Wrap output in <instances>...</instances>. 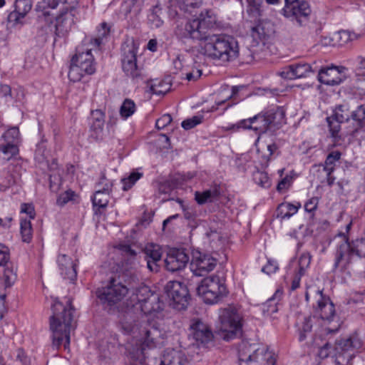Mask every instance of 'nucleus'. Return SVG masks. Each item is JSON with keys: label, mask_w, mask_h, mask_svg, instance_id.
Returning <instances> with one entry per match:
<instances>
[{"label": "nucleus", "mask_w": 365, "mask_h": 365, "mask_svg": "<svg viewBox=\"0 0 365 365\" xmlns=\"http://www.w3.org/2000/svg\"><path fill=\"white\" fill-rule=\"evenodd\" d=\"M334 354H336L335 347L332 348L330 343H326L324 346L320 347L318 352L319 356L322 359L327 358L330 355L336 358Z\"/></svg>", "instance_id": "55"}, {"label": "nucleus", "mask_w": 365, "mask_h": 365, "mask_svg": "<svg viewBox=\"0 0 365 365\" xmlns=\"http://www.w3.org/2000/svg\"><path fill=\"white\" fill-rule=\"evenodd\" d=\"M57 263L61 276L71 282H74L77 277V271L74 261L66 255H60L57 258Z\"/></svg>", "instance_id": "25"}, {"label": "nucleus", "mask_w": 365, "mask_h": 365, "mask_svg": "<svg viewBox=\"0 0 365 365\" xmlns=\"http://www.w3.org/2000/svg\"><path fill=\"white\" fill-rule=\"evenodd\" d=\"M279 269L277 261L274 259H268L267 263L262 267V272L270 275L275 273Z\"/></svg>", "instance_id": "59"}, {"label": "nucleus", "mask_w": 365, "mask_h": 365, "mask_svg": "<svg viewBox=\"0 0 365 365\" xmlns=\"http://www.w3.org/2000/svg\"><path fill=\"white\" fill-rule=\"evenodd\" d=\"M21 213L27 215L29 217V220L34 219L36 215L34 207L30 203H22L21 205Z\"/></svg>", "instance_id": "62"}, {"label": "nucleus", "mask_w": 365, "mask_h": 365, "mask_svg": "<svg viewBox=\"0 0 365 365\" xmlns=\"http://www.w3.org/2000/svg\"><path fill=\"white\" fill-rule=\"evenodd\" d=\"M130 335L133 336V341L127 349L133 365H165L163 355L160 358L151 357L146 360L145 349H152L163 343L165 333L158 327H144L142 331Z\"/></svg>", "instance_id": "3"}, {"label": "nucleus", "mask_w": 365, "mask_h": 365, "mask_svg": "<svg viewBox=\"0 0 365 365\" xmlns=\"http://www.w3.org/2000/svg\"><path fill=\"white\" fill-rule=\"evenodd\" d=\"M301 207L298 202L291 203L288 202L281 203L277 208V217L282 220L290 218L295 215Z\"/></svg>", "instance_id": "32"}, {"label": "nucleus", "mask_w": 365, "mask_h": 365, "mask_svg": "<svg viewBox=\"0 0 365 365\" xmlns=\"http://www.w3.org/2000/svg\"><path fill=\"white\" fill-rule=\"evenodd\" d=\"M198 296L206 304L217 303L227 294L223 278L212 275L203 279L197 289Z\"/></svg>", "instance_id": "11"}, {"label": "nucleus", "mask_w": 365, "mask_h": 365, "mask_svg": "<svg viewBox=\"0 0 365 365\" xmlns=\"http://www.w3.org/2000/svg\"><path fill=\"white\" fill-rule=\"evenodd\" d=\"M267 34L261 25L254 26L251 30V37L252 38V46H264L267 40Z\"/></svg>", "instance_id": "36"}, {"label": "nucleus", "mask_w": 365, "mask_h": 365, "mask_svg": "<svg viewBox=\"0 0 365 365\" xmlns=\"http://www.w3.org/2000/svg\"><path fill=\"white\" fill-rule=\"evenodd\" d=\"M217 334L224 340L229 341L240 334L242 327V318L232 308L220 309L219 312Z\"/></svg>", "instance_id": "10"}, {"label": "nucleus", "mask_w": 365, "mask_h": 365, "mask_svg": "<svg viewBox=\"0 0 365 365\" xmlns=\"http://www.w3.org/2000/svg\"><path fill=\"white\" fill-rule=\"evenodd\" d=\"M50 305L52 347L58 349L63 344L64 349H68L70 344V329L73 311L68 302L64 304L58 298L53 297H51Z\"/></svg>", "instance_id": "4"}, {"label": "nucleus", "mask_w": 365, "mask_h": 365, "mask_svg": "<svg viewBox=\"0 0 365 365\" xmlns=\"http://www.w3.org/2000/svg\"><path fill=\"white\" fill-rule=\"evenodd\" d=\"M283 14L287 18L298 19L302 16H307L310 14V8L309 4L305 1H301L292 6H284Z\"/></svg>", "instance_id": "27"}, {"label": "nucleus", "mask_w": 365, "mask_h": 365, "mask_svg": "<svg viewBox=\"0 0 365 365\" xmlns=\"http://www.w3.org/2000/svg\"><path fill=\"white\" fill-rule=\"evenodd\" d=\"M111 26L106 22L101 23L97 28L96 36L94 38H85L83 41H88V43H96V49L98 50L103 41L108 38L110 34Z\"/></svg>", "instance_id": "33"}, {"label": "nucleus", "mask_w": 365, "mask_h": 365, "mask_svg": "<svg viewBox=\"0 0 365 365\" xmlns=\"http://www.w3.org/2000/svg\"><path fill=\"white\" fill-rule=\"evenodd\" d=\"M143 175V173L140 172L139 169L132 171L127 178L122 179L123 190L125 191L130 190Z\"/></svg>", "instance_id": "44"}, {"label": "nucleus", "mask_w": 365, "mask_h": 365, "mask_svg": "<svg viewBox=\"0 0 365 365\" xmlns=\"http://www.w3.org/2000/svg\"><path fill=\"white\" fill-rule=\"evenodd\" d=\"M19 135L20 133L19 128L16 127H13L11 128L8 129L3 135L2 138L4 141L6 143H16V144L19 145Z\"/></svg>", "instance_id": "50"}, {"label": "nucleus", "mask_w": 365, "mask_h": 365, "mask_svg": "<svg viewBox=\"0 0 365 365\" xmlns=\"http://www.w3.org/2000/svg\"><path fill=\"white\" fill-rule=\"evenodd\" d=\"M217 264V260L210 254L202 252L199 250L192 251L190 270L195 276H204L212 271Z\"/></svg>", "instance_id": "13"}, {"label": "nucleus", "mask_w": 365, "mask_h": 365, "mask_svg": "<svg viewBox=\"0 0 365 365\" xmlns=\"http://www.w3.org/2000/svg\"><path fill=\"white\" fill-rule=\"evenodd\" d=\"M10 259V252L8 247L0 243V266H6Z\"/></svg>", "instance_id": "56"}, {"label": "nucleus", "mask_w": 365, "mask_h": 365, "mask_svg": "<svg viewBox=\"0 0 365 365\" xmlns=\"http://www.w3.org/2000/svg\"><path fill=\"white\" fill-rule=\"evenodd\" d=\"M311 262V255L309 252H304L301 255L298 262V270L295 273L292 282L291 289L295 290L299 287L301 277L304 276Z\"/></svg>", "instance_id": "28"}, {"label": "nucleus", "mask_w": 365, "mask_h": 365, "mask_svg": "<svg viewBox=\"0 0 365 365\" xmlns=\"http://www.w3.org/2000/svg\"><path fill=\"white\" fill-rule=\"evenodd\" d=\"M145 259L147 261L148 268L150 271L158 270V262L160 261L163 251L160 245L150 243L144 249Z\"/></svg>", "instance_id": "26"}, {"label": "nucleus", "mask_w": 365, "mask_h": 365, "mask_svg": "<svg viewBox=\"0 0 365 365\" xmlns=\"http://www.w3.org/2000/svg\"><path fill=\"white\" fill-rule=\"evenodd\" d=\"M282 295V291L276 290L272 297L260 306V309L264 317H269L278 311V303Z\"/></svg>", "instance_id": "30"}, {"label": "nucleus", "mask_w": 365, "mask_h": 365, "mask_svg": "<svg viewBox=\"0 0 365 365\" xmlns=\"http://www.w3.org/2000/svg\"><path fill=\"white\" fill-rule=\"evenodd\" d=\"M0 151L3 153L4 158L9 160L19 154V145L16 144V143L5 142L4 144L0 145Z\"/></svg>", "instance_id": "42"}, {"label": "nucleus", "mask_w": 365, "mask_h": 365, "mask_svg": "<svg viewBox=\"0 0 365 365\" xmlns=\"http://www.w3.org/2000/svg\"><path fill=\"white\" fill-rule=\"evenodd\" d=\"M16 361H19L21 365H31V359L26 355L22 349H18L16 351Z\"/></svg>", "instance_id": "64"}, {"label": "nucleus", "mask_w": 365, "mask_h": 365, "mask_svg": "<svg viewBox=\"0 0 365 365\" xmlns=\"http://www.w3.org/2000/svg\"><path fill=\"white\" fill-rule=\"evenodd\" d=\"M217 195L216 189L206 190L202 192H195V200L199 204L212 201Z\"/></svg>", "instance_id": "48"}, {"label": "nucleus", "mask_w": 365, "mask_h": 365, "mask_svg": "<svg viewBox=\"0 0 365 365\" xmlns=\"http://www.w3.org/2000/svg\"><path fill=\"white\" fill-rule=\"evenodd\" d=\"M174 73L188 81H195L202 75V71L191 65V61L183 55H178L173 62Z\"/></svg>", "instance_id": "16"}, {"label": "nucleus", "mask_w": 365, "mask_h": 365, "mask_svg": "<svg viewBox=\"0 0 365 365\" xmlns=\"http://www.w3.org/2000/svg\"><path fill=\"white\" fill-rule=\"evenodd\" d=\"M188 262L189 257L182 249L170 250L165 260L167 269L173 272L184 269Z\"/></svg>", "instance_id": "21"}, {"label": "nucleus", "mask_w": 365, "mask_h": 365, "mask_svg": "<svg viewBox=\"0 0 365 365\" xmlns=\"http://www.w3.org/2000/svg\"><path fill=\"white\" fill-rule=\"evenodd\" d=\"M336 244L334 272H346L354 257H365V238H359L348 242L346 235L340 232L335 237Z\"/></svg>", "instance_id": "7"}, {"label": "nucleus", "mask_w": 365, "mask_h": 365, "mask_svg": "<svg viewBox=\"0 0 365 365\" xmlns=\"http://www.w3.org/2000/svg\"><path fill=\"white\" fill-rule=\"evenodd\" d=\"M254 179L257 184L261 185L262 187H269V177L267 173L263 172H257L255 176Z\"/></svg>", "instance_id": "58"}, {"label": "nucleus", "mask_w": 365, "mask_h": 365, "mask_svg": "<svg viewBox=\"0 0 365 365\" xmlns=\"http://www.w3.org/2000/svg\"><path fill=\"white\" fill-rule=\"evenodd\" d=\"M355 66L357 76H365V57L358 56L355 60Z\"/></svg>", "instance_id": "61"}, {"label": "nucleus", "mask_w": 365, "mask_h": 365, "mask_svg": "<svg viewBox=\"0 0 365 365\" xmlns=\"http://www.w3.org/2000/svg\"><path fill=\"white\" fill-rule=\"evenodd\" d=\"M110 195L103 193L100 190H96L93 196L92 197V202L94 207L99 208L106 207L108 203Z\"/></svg>", "instance_id": "47"}, {"label": "nucleus", "mask_w": 365, "mask_h": 365, "mask_svg": "<svg viewBox=\"0 0 365 365\" xmlns=\"http://www.w3.org/2000/svg\"><path fill=\"white\" fill-rule=\"evenodd\" d=\"M16 274L13 272L12 269L9 268L5 269L3 279L4 281V284L6 287H9L11 285H13L16 280Z\"/></svg>", "instance_id": "57"}, {"label": "nucleus", "mask_w": 365, "mask_h": 365, "mask_svg": "<svg viewBox=\"0 0 365 365\" xmlns=\"http://www.w3.org/2000/svg\"><path fill=\"white\" fill-rule=\"evenodd\" d=\"M359 345L356 338L349 337L338 341L335 346L336 365H344V361H349L354 355L353 349Z\"/></svg>", "instance_id": "18"}, {"label": "nucleus", "mask_w": 365, "mask_h": 365, "mask_svg": "<svg viewBox=\"0 0 365 365\" xmlns=\"http://www.w3.org/2000/svg\"><path fill=\"white\" fill-rule=\"evenodd\" d=\"M136 110L135 103L130 99H125L120 108V115L123 120L130 117Z\"/></svg>", "instance_id": "46"}, {"label": "nucleus", "mask_w": 365, "mask_h": 365, "mask_svg": "<svg viewBox=\"0 0 365 365\" xmlns=\"http://www.w3.org/2000/svg\"><path fill=\"white\" fill-rule=\"evenodd\" d=\"M241 86H232L227 85L222 86L219 92V97L216 99L215 106L212 107L211 111L217 110L220 106H222L227 101L233 97L238 93Z\"/></svg>", "instance_id": "31"}, {"label": "nucleus", "mask_w": 365, "mask_h": 365, "mask_svg": "<svg viewBox=\"0 0 365 365\" xmlns=\"http://www.w3.org/2000/svg\"><path fill=\"white\" fill-rule=\"evenodd\" d=\"M314 297L317 302L316 313L324 320H330L334 314V307L329 297L323 294L322 289L313 285L306 286L305 298L307 302Z\"/></svg>", "instance_id": "12"}, {"label": "nucleus", "mask_w": 365, "mask_h": 365, "mask_svg": "<svg viewBox=\"0 0 365 365\" xmlns=\"http://www.w3.org/2000/svg\"><path fill=\"white\" fill-rule=\"evenodd\" d=\"M96 295L109 305L123 300L118 325L124 334H135L153 325L159 327L164 317L158 294L145 285L129 292L125 286L111 281L106 287L99 288Z\"/></svg>", "instance_id": "1"}, {"label": "nucleus", "mask_w": 365, "mask_h": 365, "mask_svg": "<svg viewBox=\"0 0 365 365\" xmlns=\"http://www.w3.org/2000/svg\"><path fill=\"white\" fill-rule=\"evenodd\" d=\"M346 68L343 66H329L321 68L318 73V80L320 83L328 85H338L345 78Z\"/></svg>", "instance_id": "20"}, {"label": "nucleus", "mask_w": 365, "mask_h": 365, "mask_svg": "<svg viewBox=\"0 0 365 365\" xmlns=\"http://www.w3.org/2000/svg\"><path fill=\"white\" fill-rule=\"evenodd\" d=\"M240 365H275L274 353L265 345L242 341L239 346Z\"/></svg>", "instance_id": "9"}, {"label": "nucleus", "mask_w": 365, "mask_h": 365, "mask_svg": "<svg viewBox=\"0 0 365 365\" xmlns=\"http://www.w3.org/2000/svg\"><path fill=\"white\" fill-rule=\"evenodd\" d=\"M202 121V115H195L192 118H187L184 120L181 125L185 130H190L195 127L196 125L200 124Z\"/></svg>", "instance_id": "54"}, {"label": "nucleus", "mask_w": 365, "mask_h": 365, "mask_svg": "<svg viewBox=\"0 0 365 365\" xmlns=\"http://www.w3.org/2000/svg\"><path fill=\"white\" fill-rule=\"evenodd\" d=\"M163 358L165 365H185L187 362L185 354L180 349H167Z\"/></svg>", "instance_id": "29"}, {"label": "nucleus", "mask_w": 365, "mask_h": 365, "mask_svg": "<svg viewBox=\"0 0 365 365\" xmlns=\"http://www.w3.org/2000/svg\"><path fill=\"white\" fill-rule=\"evenodd\" d=\"M314 69L312 66L306 63H293L284 67L280 72L279 75L284 79H295L304 78L309 76Z\"/></svg>", "instance_id": "22"}, {"label": "nucleus", "mask_w": 365, "mask_h": 365, "mask_svg": "<svg viewBox=\"0 0 365 365\" xmlns=\"http://www.w3.org/2000/svg\"><path fill=\"white\" fill-rule=\"evenodd\" d=\"M165 289L170 305L177 309H183L186 307L189 295L185 285L178 281H170L168 282Z\"/></svg>", "instance_id": "14"}, {"label": "nucleus", "mask_w": 365, "mask_h": 365, "mask_svg": "<svg viewBox=\"0 0 365 365\" xmlns=\"http://www.w3.org/2000/svg\"><path fill=\"white\" fill-rule=\"evenodd\" d=\"M91 117L93 120L91 128L97 135H99L103 132L104 127V113L101 110H96L92 111Z\"/></svg>", "instance_id": "38"}, {"label": "nucleus", "mask_w": 365, "mask_h": 365, "mask_svg": "<svg viewBox=\"0 0 365 365\" xmlns=\"http://www.w3.org/2000/svg\"><path fill=\"white\" fill-rule=\"evenodd\" d=\"M20 232L23 242L27 243L31 242L32 239V227L30 220L21 217Z\"/></svg>", "instance_id": "41"}, {"label": "nucleus", "mask_w": 365, "mask_h": 365, "mask_svg": "<svg viewBox=\"0 0 365 365\" xmlns=\"http://www.w3.org/2000/svg\"><path fill=\"white\" fill-rule=\"evenodd\" d=\"M170 88L171 85L168 82L164 80L155 79L151 81L150 91L153 94L160 96L167 93Z\"/></svg>", "instance_id": "37"}, {"label": "nucleus", "mask_w": 365, "mask_h": 365, "mask_svg": "<svg viewBox=\"0 0 365 365\" xmlns=\"http://www.w3.org/2000/svg\"><path fill=\"white\" fill-rule=\"evenodd\" d=\"M217 18L212 10L202 11L197 18L189 20L185 24H179L175 29V36L180 40L191 39L200 43L212 34L208 30L217 23Z\"/></svg>", "instance_id": "6"}, {"label": "nucleus", "mask_w": 365, "mask_h": 365, "mask_svg": "<svg viewBox=\"0 0 365 365\" xmlns=\"http://www.w3.org/2000/svg\"><path fill=\"white\" fill-rule=\"evenodd\" d=\"M202 0H177L180 9L190 11L191 9L199 7Z\"/></svg>", "instance_id": "52"}, {"label": "nucleus", "mask_w": 365, "mask_h": 365, "mask_svg": "<svg viewBox=\"0 0 365 365\" xmlns=\"http://www.w3.org/2000/svg\"><path fill=\"white\" fill-rule=\"evenodd\" d=\"M36 19V27L42 29L46 25V0L38 2L34 9Z\"/></svg>", "instance_id": "39"}, {"label": "nucleus", "mask_w": 365, "mask_h": 365, "mask_svg": "<svg viewBox=\"0 0 365 365\" xmlns=\"http://www.w3.org/2000/svg\"><path fill=\"white\" fill-rule=\"evenodd\" d=\"M199 52L207 58L228 62L238 57L240 48L238 41L232 36L212 34L200 43Z\"/></svg>", "instance_id": "5"}, {"label": "nucleus", "mask_w": 365, "mask_h": 365, "mask_svg": "<svg viewBox=\"0 0 365 365\" xmlns=\"http://www.w3.org/2000/svg\"><path fill=\"white\" fill-rule=\"evenodd\" d=\"M351 113V112L350 111L349 105L345 103L337 106L333 110L331 116L327 118L334 145H341V143L338 140V133L339 131L340 126L339 124H334L332 120H334L338 123L346 122L350 120Z\"/></svg>", "instance_id": "15"}, {"label": "nucleus", "mask_w": 365, "mask_h": 365, "mask_svg": "<svg viewBox=\"0 0 365 365\" xmlns=\"http://www.w3.org/2000/svg\"><path fill=\"white\" fill-rule=\"evenodd\" d=\"M360 35L349 31H340L334 33V40L336 42V46H343L358 39Z\"/></svg>", "instance_id": "34"}, {"label": "nucleus", "mask_w": 365, "mask_h": 365, "mask_svg": "<svg viewBox=\"0 0 365 365\" xmlns=\"http://www.w3.org/2000/svg\"><path fill=\"white\" fill-rule=\"evenodd\" d=\"M341 153L339 151H332L327 157L325 161L324 170L329 175L334 170V168L336 162H337L341 158Z\"/></svg>", "instance_id": "49"}, {"label": "nucleus", "mask_w": 365, "mask_h": 365, "mask_svg": "<svg viewBox=\"0 0 365 365\" xmlns=\"http://www.w3.org/2000/svg\"><path fill=\"white\" fill-rule=\"evenodd\" d=\"M50 189L52 192H58L62 185L61 170L55 164L52 173L49 175Z\"/></svg>", "instance_id": "40"}, {"label": "nucleus", "mask_w": 365, "mask_h": 365, "mask_svg": "<svg viewBox=\"0 0 365 365\" xmlns=\"http://www.w3.org/2000/svg\"><path fill=\"white\" fill-rule=\"evenodd\" d=\"M172 121V118L169 114H164L156 120L155 125L158 129H163Z\"/></svg>", "instance_id": "63"}, {"label": "nucleus", "mask_w": 365, "mask_h": 365, "mask_svg": "<svg viewBox=\"0 0 365 365\" xmlns=\"http://www.w3.org/2000/svg\"><path fill=\"white\" fill-rule=\"evenodd\" d=\"M74 9H66L63 11L54 21H51L49 25L51 31H53L58 36H63L71 28L74 20Z\"/></svg>", "instance_id": "19"}, {"label": "nucleus", "mask_w": 365, "mask_h": 365, "mask_svg": "<svg viewBox=\"0 0 365 365\" xmlns=\"http://www.w3.org/2000/svg\"><path fill=\"white\" fill-rule=\"evenodd\" d=\"M190 330L193 339L201 344H207L213 337V334L210 327L197 319L192 321Z\"/></svg>", "instance_id": "23"}, {"label": "nucleus", "mask_w": 365, "mask_h": 365, "mask_svg": "<svg viewBox=\"0 0 365 365\" xmlns=\"http://www.w3.org/2000/svg\"><path fill=\"white\" fill-rule=\"evenodd\" d=\"M112 187H113L112 182L110 180L103 178L98 182L97 190H100L102 192H103V193L110 195Z\"/></svg>", "instance_id": "60"}, {"label": "nucleus", "mask_w": 365, "mask_h": 365, "mask_svg": "<svg viewBox=\"0 0 365 365\" xmlns=\"http://www.w3.org/2000/svg\"><path fill=\"white\" fill-rule=\"evenodd\" d=\"M123 51L122 68L123 71L127 76L132 78L139 76L140 71L136 63V54L138 52L136 45L133 42L127 43L123 46Z\"/></svg>", "instance_id": "17"}, {"label": "nucleus", "mask_w": 365, "mask_h": 365, "mask_svg": "<svg viewBox=\"0 0 365 365\" xmlns=\"http://www.w3.org/2000/svg\"><path fill=\"white\" fill-rule=\"evenodd\" d=\"M97 43H88L83 41L76 48V53L71 60L68 78L73 82L80 81L84 76L96 72V61L93 52L97 51Z\"/></svg>", "instance_id": "8"}, {"label": "nucleus", "mask_w": 365, "mask_h": 365, "mask_svg": "<svg viewBox=\"0 0 365 365\" xmlns=\"http://www.w3.org/2000/svg\"><path fill=\"white\" fill-rule=\"evenodd\" d=\"M350 119L355 123V130L361 128L365 121V106H359L356 110L351 111Z\"/></svg>", "instance_id": "45"}, {"label": "nucleus", "mask_w": 365, "mask_h": 365, "mask_svg": "<svg viewBox=\"0 0 365 365\" xmlns=\"http://www.w3.org/2000/svg\"><path fill=\"white\" fill-rule=\"evenodd\" d=\"M262 0H247V12L251 18L257 20L262 12Z\"/></svg>", "instance_id": "43"}, {"label": "nucleus", "mask_w": 365, "mask_h": 365, "mask_svg": "<svg viewBox=\"0 0 365 365\" xmlns=\"http://www.w3.org/2000/svg\"><path fill=\"white\" fill-rule=\"evenodd\" d=\"M31 0H16L14 4V10L8 16V22L12 26L18 24H22V19L31 9Z\"/></svg>", "instance_id": "24"}, {"label": "nucleus", "mask_w": 365, "mask_h": 365, "mask_svg": "<svg viewBox=\"0 0 365 365\" xmlns=\"http://www.w3.org/2000/svg\"><path fill=\"white\" fill-rule=\"evenodd\" d=\"M76 196L75 192L71 190H68L58 195L57 204L60 206H63L68 202L74 200Z\"/></svg>", "instance_id": "53"}, {"label": "nucleus", "mask_w": 365, "mask_h": 365, "mask_svg": "<svg viewBox=\"0 0 365 365\" xmlns=\"http://www.w3.org/2000/svg\"><path fill=\"white\" fill-rule=\"evenodd\" d=\"M162 14V9L158 6H155L150 10L148 14V24L150 28L158 29L162 26L163 24Z\"/></svg>", "instance_id": "35"}, {"label": "nucleus", "mask_w": 365, "mask_h": 365, "mask_svg": "<svg viewBox=\"0 0 365 365\" xmlns=\"http://www.w3.org/2000/svg\"><path fill=\"white\" fill-rule=\"evenodd\" d=\"M312 327V318H305L301 327L299 328V340L302 341L307 337Z\"/></svg>", "instance_id": "51"}, {"label": "nucleus", "mask_w": 365, "mask_h": 365, "mask_svg": "<svg viewBox=\"0 0 365 365\" xmlns=\"http://www.w3.org/2000/svg\"><path fill=\"white\" fill-rule=\"evenodd\" d=\"M282 117L283 113L279 109L272 108L263 110L252 118L241 120L236 124H232L227 127V130H251L258 135L255 141L257 163L261 168H265L269 165L272 157L277 155L279 149L273 139L268 138L266 133L278 128Z\"/></svg>", "instance_id": "2"}]
</instances>
